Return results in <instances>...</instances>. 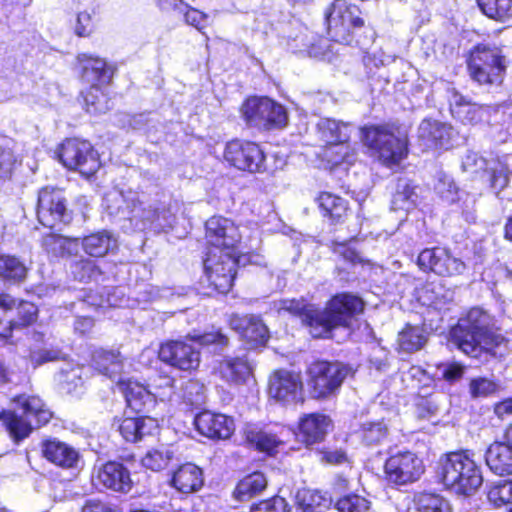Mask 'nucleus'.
<instances>
[{"instance_id": "9d476101", "label": "nucleus", "mask_w": 512, "mask_h": 512, "mask_svg": "<svg viewBox=\"0 0 512 512\" xmlns=\"http://www.w3.org/2000/svg\"><path fill=\"white\" fill-rule=\"evenodd\" d=\"M246 123L258 129L282 128L287 124L285 108L267 97H252L241 108Z\"/></svg>"}, {"instance_id": "79ce46f5", "label": "nucleus", "mask_w": 512, "mask_h": 512, "mask_svg": "<svg viewBox=\"0 0 512 512\" xmlns=\"http://www.w3.org/2000/svg\"><path fill=\"white\" fill-rule=\"evenodd\" d=\"M26 265L16 256L0 255V277L11 282H21L27 275Z\"/></svg>"}, {"instance_id": "58836bf2", "label": "nucleus", "mask_w": 512, "mask_h": 512, "mask_svg": "<svg viewBox=\"0 0 512 512\" xmlns=\"http://www.w3.org/2000/svg\"><path fill=\"white\" fill-rule=\"evenodd\" d=\"M317 203L323 216L328 217L333 223L340 221L347 211V202L328 192L321 193Z\"/></svg>"}, {"instance_id": "6e6552de", "label": "nucleus", "mask_w": 512, "mask_h": 512, "mask_svg": "<svg viewBox=\"0 0 512 512\" xmlns=\"http://www.w3.org/2000/svg\"><path fill=\"white\" fill-rule=\"evenodd\" d=\"M240 259L237 253L222 250H208L204 260L203 283L217 293L225 294L230 291L236 275L235 267Z\"/></svg>"}, {"instance_id": "9b49d317", "label": "nucleus", "mask_w": 512, "mask_h": 512, "mask_svg": "<svg viewBox=\"0 0 512 512\" xmlns=\"http://www.w3.org/2000/svg\"><path fill=\"white\" fill-rule=\"evenodd\" d=\"M61 163L70 170H77L90 177L100 168L98 153L90 142L77 138L66 139L57 150Z\"/></svg>"}, {"instance_id": "1a4fd4ad", "label": "nucleus", "mask_w": 512, "mask_h": 512, "mask_svg": "<svg viewBox=\"0 0 512 512\" xmlns=\"http://www.w3.org/2000/svg\"><path fill=\"white\" fill-rule=\"evenodd\" d=\"M471 78L480 85H498L503 81L505 65L497 48L478 45L468 60Z\"/></svg>"}, {"instance_id": "c756f323", "label": "nucleus", "mask_w": 512, "mask_h": 512, "mask_svg": "<svg viewBox=\"0 0 512 512\" xmlns=\"http://www.w3.org/2000/svg\"><path fill=\"white\" fill-rule=\"evenodd\" d=\"M204 483L202 470L193 463H185L174 471L171 485L181 493L198 491Z\"/></svg>"}, {"instance_id": "13d9d810", "label": "nucleus", "mask_w": 512, "mask_h": 512, "mask_svg": "<svg viewBox=\"0 0 512 512\" xmlns=\"http://www.w3.org/2000/svg\"><path fill=\"white\" fill-rule=\"evenodd\" d=\"M490 162L480 156L478 153L468 151L462 158V170L466 173L476 174L486 170Z\"/></svg>"}, {"instance_id": "412c9836", "label": "nucleus", "mask_w": 512, "mask_h": 512, "mask_svg": "<svg viewBox=\"0 0 512 512\" xmlns=\"http://www.w3.org/2000/svg\"><path fill=\"white\" fill-rule=\"evenodd\" d=\"M42 454L47 461L64 470H79L83 463L75 447L56 438L42 443Z\"/></svg>"}, {"instance_id": "a211bd4d", "label": "nucleus", "mask_w": 512, "mask_h": 512, "mask_svg": "<svg viewBox=\"0 0 512 512\" xmlns=\"http://www.w3.org/2000/svg\"><path fill=\"white\" fill-rule=\"evenodd\" d=\"M303 383L300 374L288 370L276 371L269 380V395L283 404L302 401Z\"/></svg>"}, {"instance_id": "c9c22d12", "label": "nucleus", "mask_w": 512, "mask_h": 512, "mask_svg": "<svg viewBox=\"0 0 512 512\" xmlns=\"http://www.w3.org/2000/svg\"><path fill=\"white\" fill-rule=\"evenodd\" d=\"M82 247L85 253L92 257H103L117 247V240L110 232L104 230L84 237Z\"/></svg>"}, {"instance_id": "a18cd8bd", "label": "nucleus", "mask_w": 512, "mask_h": 512, "mask_svg": "<svg viewBox=\"0 0 512 512\" xmlns=\"http://www.w3.org/2000/svg\"><path fill=\"white\" fill-rule=\"evenodd\" d=\"M323 158L331 165H339L343 162L351 164L355 159V151L349 141H340L325 146Z\"/></svg>"}, {"instance_id": "4d7b16f0", "label": "nucleus", "mask_w": 512, "mask_h": 512, "mask_svg": "<svg viewBox=\"0 0 512 512\" xmlns=\"http://www.w3.org/2000/svg\"><path fill=\"white\" fill-rule=\"evenodd\" d=\"M498 385L491 379L477 377L470 381L469 391L473 398L488 397L497 391Z\"/></svg>"}, {"instance_id": "f3484780", "label": "nucleus", "mask_w": 512, "mask_h": 512, "mask_svg": "<svg viewBox=\"0 0 512 512\" xmlns=\"http://www.w3.org/2000/svg\"><path fill=\"white\" fill-rule=\"evenodd\" d=\"M448 101L451 115L464 125H477L488 121L491 112L495 111L493 106L472 102L455 89L449 90Z\"/></svg>"}, {"instance_id": "5fc2aeb1", "label": "nucleus", "mask_w": 512, "mask_h": 512, "mask_svg": "<svg viewBox=\"0 0 512 512\" xmlns=\"http://www.w3.org/2000/svg\"><path fill=\"white\" fill-rule=\"evenodd\" d=\"M74 240L56 234H48L43 238V246L48 253L55 256L71 253V245Z\"/></svg>"}, {"instance_id": "8fccbe9b", "label": "nucleus", "mask_w": 512, "mask_h": 512, "mask_svg": "<svg viewBox=\"0 0 512 512\" xmlns=\"http://www.w3.org/2000/svg\"><path fill=\"white\" fill-rule=\"evenodd\" d=\"M336 508L338 512H374L370 501L357 494L340 498L336 503Z\"/></svg>"}, {"instance_id": "dca6fc26", "label": "nucleus", "mask_w": 512, "mask_h": 512, "mask_svg": "<svg viewBox=\"0 0 512 512\" xmlns=\"http://www.w3.org/2000/svg\"><path fill=\"white\" fill-rule=\"evenodd\" d=\"M206 238L211 245L209 250L236 252L241 235L235 223L227 218L214 216L206 222Z\"/></svg>"}, {"instance_id": "4c0bfd02", "label": "nucleus", "mask_w": 512, "mask_h": 512, "mask_svg": "<svg viewBox=\"0 0 512 512\" xmlns=\"http://www.w3.org/2000/svg\"><path fill=\"white\" fill-rule=\"evenodd\" d=\"M490 170V186L497 193L508 186L509 175H512V155H506L501 159L491 161L488 165Z\"/></svg>"}, {"instance_id": "39448f33", "label": "nucleus", "mask_w": 512, "mask_h": 512, "mask_svg": "<svg viewBox=\"0 0 512 512\" xmlns=\"http://www.w3.org/2000/svg\"><path fill=\"white\" fill-rule=\"evenodd\" d=\"M437 475L457 494L470 495L483 483L479 466L470 451L451 452L439 459Z\"/></svg>"}, {"instance_id": "37998d69", "label": "nucleus", "mask_w": 512, "mask_h": 512, "mask_svg": "<svg viewBox=\"0 0 512 512\" xmlns=\"http://www.w3.org/2000/svg\"><path fill=\"white\" fill-rule=\"evenodd\" d=\"M86 111L90 114H102L110 109V101L101 85H90L83 92Z\"/></svg>"}, {"instance_id": "473e14b6", "label": "nucleus", "mask_w": 512, "mask_h": 512, "mask_svg": "<svg viewBox=\"0 0 512 512\" xmlns=\"http://www.w3.org/2000/svg\"><path fill=\"white\" fill-rule=\"evenodd\" d=\"M156 428V421L149 417H126L118 425L120 434L128 442H137Z\"/></svg>"}, {"instance_id": "6ab92c4d", "label": "nucleus", "mask_w": 512, "mask_h": 512, "mask_svg": "<svg viewBox=\"0 0 512 512\" xmlns=\"http://www.w3.org/2000/svg\"><path fill=\"white\" fill-rule=\"evenodd\" d=\"M158 355L161 361L179 370H194L200 364L198 349L184 341H167L161 344Z\"/></svg>"}, {"instance_id": "f257e3e1", "label": "nucleus", "mask_w": 512, "mask_h": 512, "mask_svg": "<svg viewBox=\"0 0 512 512\" xmlns=\"http://www.w3.org/2000/svg\"><path fill=\"white\" fill-rule=\"evenodd\" d=\"M363 301L352 294L343 293L334 296L324 309L304 300L280 299L274 302L275 309L299 316L314 338L331 337L336 327L348 328L353 317L363 310Z\"/></svg>"}, {"instance_id": "a19ab883", "label": "nucleus", "mask_w": 512, "mask_h": 512, "mask_svg": "<svg viewBox=\"0 0 512 512\" xmlns=\"http://www.w3.org/2000/svg\"><path fill=\"white\" fill-rule=\"evenodd\" d=\"M477 4L490 19L506 22L512 18V0H477Z\"/></svg>"}, {"instance_id": "f03ea898", "label": "nucleus", "mask_w": 512, "mask_h": 512, "mask_svg": "<svg viewBox=\"0 0 512 512\" xmlns=\"http://www.w3.org/2000/svg\"><path fill=\"white\" fill-rule=\"evenodd\" d=\"M103 206L110 216L128 220L138 231L160 233L170 229L175 222V215L166 204L149 203L132 190H110L105 194Z\"/></svg>"}, {"instance_id": "423d86ee", "label": "nucleus", "mask_w": 512, "mask_h": 512, "mask_svg": "<svg viewBox=\"0 0 512 512\" xmlns=\"http://www.w3.org/2000/svg\"><path fill=\"white\" fill-rule=\"evenodd\" d=\"M362 138L369 148L375 150L379 160L386 166L399 164L408 153L406 132L396 133L385 126L365 127Z\"/></svg>"}, {"instance_id": "0eeeda50", "label": "nucleus", "mask_w": 512, "mask_h": 512, "mask_svg": "<svg viewBox=\"0 0 512 512\" xmlns=\"http://www.w3.org/2000/svg\"><path fill=\"white\" fill-rule=\"evenodd\" d=\"M327 33L336 43L351 45L353 30L363 26L359 9L345 0H335L325 12Z\"/></svg>"}, {"instance_id": "e433bc0d", "label": "nucleus", "mask_w": 512, "mask_h": 512, "mask_svg": "<svg viewBox=\"0 0 512 512\" xmlns=\"http://www.w3.org/2000/svg\"><path fill=\"white\" fill-rule=\"evenodd\" d=\"M418 187L406 179H400L397 182L395 193L391 201V208L394 211H410L418 202Z\"/></svg>"}, {"instance_id": "a878e982", "label": "nucleus", "mask_w": 512, "mask_h": 512, "mask_svg": "<svg viewBox=\"0 0 512 512\" xmlns=\"http://www.w3.org/2000/svg\"><path fill=\"white\" fill-rule=\"evenodd\" d=\"M453 128L437 120L425 119L418 127V139L426 149L448 148Z\"/></svg>"}, {"instance_id": "f8f14e48", "label": "nucleus", "mask_w": 512, "mask_h": 512, "mask_svg": "<svg viewBox=\"0 0 512 512\" xmlns=\"http://www.w3.org/2000/svg\"><path fill=\"white\" fill-rule=\"evenodd\" d=\"M224 160L241 171L264 173L267 171L265 154L258 144L234 139L226 143Z\"/></svg>"}, {"instance_id": "69168bd1", "label": "nucleus", "mask_w": 512, "mask_h": 512, "mask_svg": "<svg viewBox=\"0 0 512 512\" xmlns=\"http://www.w3.org/2000/svg\"><path fill=\"white\" fill-rule=\"evenodd\" d=\"M351 242L352 239L349 243L333 241L332 249L335 254L341 256L345 261L355 264L360 262L361 258L355 248L350 246Z\"/></svg>"}, {"instance_id": "cd10ccee", "label": "nucleus", "mask_w": 512, "mask_h": 512, "mask_svg": "<svg viewBox=\"0 0 512 512\" xmlns=\"http://www.w3.org/2000/svg\"><path fill=\"white\" fill-rule=\"evenodd\" d=\"M330 419L323 414L311 413L303 416L299 422V432L306 445H312L324 439L329 427Z\"/></svg>"}, {"instance_id": "e2e57ef3", "label": "nucleus", "mask_w": 512, "mask_h": 512, "mask_svg": "<svg viewBox=\"0 0 512 512\" xmlns=\"http://www.w3.org/2000/svg\"><path fill=\"white\" fill-rule=\"evenodd\" d=\"M438 371L445 381L454 383L463 377L465 366L456 362L445 363L438 367Z\"/></svg>"}, {"instance_id": "2eb2a0df", "label": "nucleus", "mask_w": 512, "mask_h": 512, "mask_svg": "<svg viewBox=\"0 0 512 512\" xmlns=\"http://www.w3.org/2000/svg\"><path fill=\"white\" fill-rule=\"evenodd\" d=\"M37 216L39 222L47 227L67 222L70 216L63 191L52 187L41 189L38 195Z\"/></svg>"}, {"instance_id": "de8ad7c7", "label": "nucleus", "mask_w": 512, "mask_h": 512, "mask_svg": "<svg viewBox=\"0 0 512 512\" xmlns=\"http://www.w3.org/2000/svg\"><path fill=\"white\" fill-rule=\"evenodd\" d=\"M297 503L303 512H322L329 499L319 491L303 490L297 494Z\"/></svg>"}, {"instance_id": "49530a36", "label": "nucleus", "mask_w": 512, "mask_h": 512, "mask_svg": "<svg viewBox=\"0 0 512 512\" xmlns=\"http://www.w3.org/2000/svg\"><path fill=\"white\" fill-rule=\"evenodd\" d=\"M175 452L171 447L161 446L147 451L142 458V465L152 471L165 469L174 458Z\"/></svg>"}, {"instance_id": "393cba45", "label": "nucleus", "mask_w": 512, "mask_h": 512, "mask_svg": "<svg viewBox=\"0 0 512 512\" xmlns=\"http://www.w3.org/2000/svg\"><path fill=\"white\" fill-rule=\"evenodd\" d=\"M230 325L241 335L250 348L263 346L268 341V329L259 317L234 315L230 320Z\"/></svg>"}, {"instance_id": "864d4df0", "label": "nucleus", "mask_w": 512, "mask_h": 512, "mask_svg": "<svg viewBox=\"0 0 512 512\" xmlns=\"http://www.w3.org/2000/svg\"><path fill=\"white\" fill-rule=\"evenodd\" d=\"M387 435V428L383 422L365 423L362 426V440L368 446L380 444Z\"/></svg>"}, {"instance_id": "052dcab7", "label": "nucleus", "mask_w": 512, "mask_h": 512, "mask_svg": "<svg viewBox=\"0 0 512 512\" xmlns=\"http://www.w3.org/2000/svg\"><path fill=\"white\" fill-rule=\"evenodd\" d=\"M250 512H289V510L286 500L276 496L253 505Z\"/></svg>"}, {"instance_id": "09e8293b", "label": "nucleus", "mask_w": 512, "mask_h": 512, "mask_svg": "<svg viewBox=\"0 0 512 512\" xmlns=\"http://www.w3.org/2000/svg\"><path fill=\"white\" fill-rule=\"evenodd\" d=\"M418 512H451L448 500L434 493H424L417 500Z\"/></svg>"}, {"instance_id": "c03bdc74", "label": "nucleus", "mask_w": 512, "mask_h": 512, "mask_svg": "<svg viewBox=\"0 0 512 512\" xmlns=\"http://www.w3.org/2000/svg\"><path fill=\"white\" fill-rule=\"evenodd\" d=\"M427 341L423 328L407 325L398 335L400 348L406 352H414L421 349Z\"/></svg>"}, {"instance_id": "774afa93", "label": "nucleus", "mask_w": 512, "mask_h": 512, "mask_svg": "<svg viewBox=\"0 0 512 512\" xmlns=\"http://www.w3.org/2000/svg\"><path fill=\"white\" fill-rule=\"evenodd\" d=\"M311 57L332 61V45L327 39H319L317 44H312L308 50Z\"/></svg>"}, {"instance_id": "4468645a", "label": "nucleus", "mask_w": 512, "mask_h": 512, "mask_svg": "<svg viewBox=\"0 0 512 512\" xmlns=\"http://www.w3.org/2000/svg\"><path fill=\"white\" fill-rule=\"evenodd\" d=\"M424 470L423 461L411 451H398L392 454L384 465L386 479L396 485L417 481Z\"/></svg>"}, {"instance_id": "72a5a7b5", "label": "nucleus", "mask_w": 512, "mask_h": 512, "mask_svg": "<svg viewBox=\"0 0 512 512\" xmlns=\"http://www.w3.org/2000/svg\"><path fill=\"white\" fill-rule=\"evenodd\" d=\"M352 126L349 123L330 118H322L317 123V132L322 142L327 145L340 141H349Z\"/></svg>"}, {"instance_id": "5701e85b", "label": "nucleus", "mask_w": 512, "mask_h": 512, "mask_svg": "<svg viewBox=\"0 0 512 512\" xmlns=\"http://www.w3.org/2000/svg\"><path fill=\"white\" fill-rule=\"evenodd\" d=\"M194 424L200 434L210 439H228L235 431L231 417L210 411L197 414Z\"/></svg>"}, {"instance_id": "7c9ffc66", "label": "nucleus", "mask_w": 512, "mask_h": 512, "mask_svg": "<svg viewBox=\"0 0 512 512\" xmlns=\"http://www.w3.org/2000/svg\"><path fill=\"white\" fill-rule=\"evenodd\" d=\"M77 59L83 81L90 85H103L109 81L110 73L104 59L86 53L79 54Z\"/></svg>"}, {"instance_id": "f704fd0d", "label": "nucleus", "mask_w": 512, "mask_h": 512, "mask_svg": "<svg viewBox=\"0 0 512 512\" xmlns=\"http://www.w3.org/2000/svg\"><path fill=\"white\" fill-rule=\"evenodd\" d=\"M243 434L248 443L267 453L274 452L282 444V441L274 433L256 424H246Z\"/></svg>"}, {"instance_id": "3c124183", "label": "nucleus", "mask_w": 512, "mask_h": 512, "mask_svg": "<svg viewBox=\"0 0 512 512\" xmlns=\"http://www.w3.org/2000/svg\"><path fill=\"white\" fill-rule=\"evenodd\" d=\"M488 499L495 507L512 503V480L494 484L488 491Z\"/></svg>"}, {"instance_id": "c85d7f7f", "label": "nucleus", "mask_w": 512, "mask_h": 512, "mask_svg": "<svg viewBox=\"0 0 512 512\" xmlns=\"http://www.w3.org/2000/svg\"><path fill=\"white\" fill-rule=\"evenodd\" d=\"M490 470L500 476L512 474V447L505 442L492 443L485 454Z\"/></svg>"}, {"instance_id": "6e6d98bb", "label": "nucleus", "mask_w": 512, "mask_h": 512, "mask_svg": "<svg viewBox=\"0 0 512 512\" xmlns=\"http://www.w3.org/2000/svg\"><path fill=\"white\" fill-rule=\"evenodd\" d=\"M446 249L436 247L432 249H424L418 256V266L423 271H433L436 273V264L440 263Z\"/></svg>"}, {"instance_id": "2f4dec72", "label": "nucleus", "mask_w": 512, "mask_h": 512, "mask_svg": "<svg viewBox=\"0 0 512 512\" xmlns=\"http://www.w3.org/2000/svg\"><path fill=\"white\" fill-rule=\"evenodd\" d=\"M252 369L246 356L225 358L218 366L221 378L235 384L246 382L252 374Z\"/></svg>"}, {"instance_id": "20e7f679", "label": "nucleus", "mask_w": 512, "mask_h": 512, "mask_svg": "<svg viewBox=\"0 0 512 512\" xmlns=\"http://www.w3.org/2000/svg\"><path fill=\"white\" fill-rule=\"evenodd\" d=\"M52 413L36 395L20 394L11 400V408L0 411V421L10 438L19 443L31 432L50 421Z\"/></svg>"}, {"instance_id": "bf43d9fd", "label": "nucleus", "mask_w": 512, "mask_h": 512, "mask_svg": "<svg viewBox=\"0 0 512 512\" xmlns=\"http://www.w3.org/2000/svg\"><path fill=\"white\" fill-rule=\"evenodd\" d=\"M16 310L17 319L15 321L19 329L32 324L36 320L38 309L33 303L21 301Z\"/></svg>"}, {"instance_id": "ddd939ff", "label": "nucleus", "mask_w": 512, "mask_h": 512, "mask_svg": "<svg viewBox=\"0 0 512 512\" xmlns=\"http://www.w3.org/2000/svg\"><path fill=\"white\" fill-rule=\"evenodd\" d=\"M308 374L314 396L324 398L339 389L348 369L337 362L316 361L309 366Z\"/></svg>"}, {"instance_id": "bb28decb", "label": "nucleus", "mask_w": 512, "mask_h": 512, "mask_svg": "<svg viewBox=\"0 0 512 512\" xmlns=\"http://www.w3.org/2000/svg\"><path fill=\"white\" fill-rule=\"evenodd\" d=\"M117 386L132 410L143 412L154 406L155 395L143 384L121 378L117 381Z\"/></svg>"}, {"instance_id": "0e129e2a", "label": "nucleus", "mask_w": 512, "mask_h": 512, "mask_svg": "<svg viewBox=\"0 0 512 512\" xmlns=\"http://www.w3.org/2000/svg\"><path fill=\"white\" fill-rule=\"evenodd\" d=\"M197 340L202 346H214V351H220L228 344V338L220 331L204 333Z\"/></svg>"}, {"instance_id": "ea45409f", "label": "nucleus", "mask_w": 512, "mask_h": 512, "mask_svg": "<svg viewBox=\"0 0 512 512\" xmlns=\"http://www.w3.org/2000/svg\"><path fill=\"white\" fill-rule=\"evenodd\" d=\"M267 486V479L261 472H254L244 477L237 485L235 493L239 500H248L262 492Z\"/></svg>"}, {"instance_id": "338daca9", "label": "nucleus", "mask_w": 512, "mask_h": 512, "mask_svg": "<svg viewBox=\"0 0 512 512\" xmlns=\"http://www.w3.org/2000/svg\"><path fill=\"white\" fill-rule=\"evenodd\" d=\"M16 163V157L8 146L0 147V177L8 176Z\"/></svg>"}, {"instance_id": "b1692460", "label": "nucleus", "mask_w": 512, "mask_h": 512, "mask_svg": "<svg viewBox=\"0 0 512 512\" xmlns=\"http://www.w3.org/2000/svg\"><path fill=\"white\" fill-rule=\"evenodd\" d=\"M92 366L112 381H118L126 373L130 363L117 350L96 349L92 354Z\"/></svg>"}, {"instance_id": "7ed1b4c3", "label": "nucleus", "mask_w": 512, "mask_h": 512, "mask_svg": "<svg viewBox=\"0 0 512 512\" xmlns=\"http://www.w3.org/2000/svg\"><path fill=\"white\" fill-rule=\"evenodd\" d=\"M492 317L481 308L470 309L451 330L452 342L466 355L480 358L483 353L497 356L504 337L494 329Z\"/></svg>"}, {"instance_id": "aec40b11", "label": "nucleus", "mask_w": 512, "mask_h": 512, "mask_svg": "<svg viewBox=\"0 0 512 512\" xmlns=\"http://www.w3.org/2000/svg\"><path fill=\"white\" fill-rule=\"evenodd\" d=\"M93 481L115 492L128 493L132 488L129 470L120 462L108 461L96 466L93 472Z\"/></svg>"}, {"instance_id": "603ef678", "label": "nucleus", "mask_w": 512, "mask_h": 512, "mask_svg": "<svg viewBox=\"0 0 512 512\" xmlns=\"http://www.w3.org/2000/svg\"><path fill=\"white\" fill-rule=\"evenodd\" d=\"M466 269L465 263L456 257H453L448 250H445L444 256L438 265L436 264V274L440 276H453L462 274Z\"/></svg>"}, {"instance_id": "4be33fe9", "label": "nucleus", "mask_w": 512, "mask_h": 512, "mask_svg": "<svg viewBox=\"0 0 512 512\" xmlns=\"http://www.w3.org/2000/svg\"><path fill=\"white\" fill-rule=\"evenodd\" d=\"M434 190L445 203H460V208L462 209L466 220H474V215L471 212L475 204L474 197L460 191L452 177L443 172H439L436 176Z\"/></svg>"}, {"instance_id": "680f3d73", "label": "nucleus", "mask_w": 512, "mask_h": 512, "mask_svg": "<svg viewBox=\"0 0 512 512\" xmlns=\"http://www.w3.org/2000/svg\"><path fill=\"white\" fill-rule=\"evenodd\" d=\"M184 399L192 406L204 403V386L197 381H189L184 390Z\"/></svg>"}]
</instances>
